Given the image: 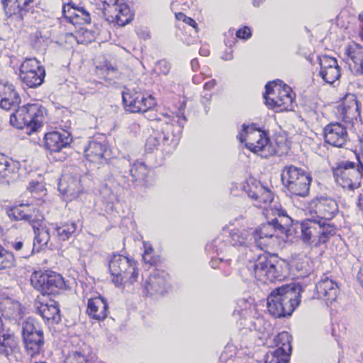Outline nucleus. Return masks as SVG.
<instances>
[{"label":"nucleus","instance_id":"1","mask_svg":"<svg viewBox=\"0 0 363 363\" xmlns=\"http://www.w3.org/2000/svg\"><path fill=\"white\" fill-rule=\"evenodd\" d=\"M301 286L294 283L274 289L267 297V310L273 317L289 316L299 306Z\"/></svg>","mask_w":363,"mask_h":363},{"label":"nucleus","instance_id":"2","mask_svg":"<svg viewBox=\"0 0 363 363\" xmlns=\"http://www.w3.org/2000/svg\"><path fill=\"white\" fill-rule=\"evenodd\" d=\"M237 138L241 143H245V147L247 149L259 154L262 157H268L274 155L281 156L289 150L285 140L283 143L277 141V147H273L269 144L267 133L252 126L243 125L242 132L239 133Z\"/></svg>","mask_w":363,"mask_h":363},{"label":"nucleus","instance_id":"3","mask_svg":"<svg viewBox=\"0 0 363 363\" xmlns=\"http://www.w3.org/2000/svg\"><path fill=\"white\" fill-rule=\"evenodd\" d=\"M255 278L262 283L281 281L287 275V264L277 257L266 253L259 255L249 267Z\"/></svg>","mask_w":363,"mask_h":363},{"label":"nucleus","instance_id":"4","mask_svg":"<svg viewBox=\"0 0 363 363\" xmlns=\"http://www.w3.org/2000/svg\"><path fill=\"white\" fill-rule=\"evenodd\" d=\"M186 101L184 99L179 101V106L176 112H172V115L167 113H162L160 117L156 118L157 128H161L162 134V143L164 145L168 143L170 140L171 144L176 145L182 133L184 125L186 122L184 116V108Z\"/></svg>","mask_w":363,"mask_h":363},{"label":"nucleus","instance_id":"5","mask_svg":"<svg viewBox=\"0 0 363 363\" xmlns=\"http://www.w3.org/2000/svg\"><path fill=\"white\" fill-rule=\"evenodd\" d=\"M112 281L120 286L123 282L133 284L138 281L139 270L136 262L128 257L113 253L108 263Z\"/></svg>","mask_w":363,"mask_h":363},{"label":"nucleus","instance_id":"6","mask_svg":"<svg viewBox=\"0 0 363 363\" xmlns=\"http://www.w3.org/2000/svg\"><path fill=\"white\" fill-rule=\"evenodd\" d=\"M281 176L284 186L291 194L300 197L308 196L312 181L309 173L291 164L283 168Z\"/></svg>","mask_w":363,"mask_h":363},{"label":"nucleus","instance_id":"7","mask_svg":"<svg viewBox=\"0 0 363 363\" xmlns=\"http://www.w3.org/2000/svg\"><path fill=\"white\" fill-rule=\"evenodd\" d=\"M281 80L268 82L264 96L265 104L277 112L290 111L293 108L294 96L291 89L281 84Z\"/></svg>","mask_w":363,"mask_h":363},{"label":"nucleus","instance_id":"8","mask_svg":"<svg viewBox=\"0 0 363 363\" xmlns=\"http://www.w3.org/2000/svg\"><path fill=\"white\" fill-rule=\"evenodd\" d=\"M45 108L39 104H28L18 107L10 117L11 124L18 129L27 128L36 131L44 121Z\"/></svg>","mask_w":363,"mask_h":363},{"label":"nucleus","instance_id":"9","mask_svg":"<svg viewBox=\"0 0 363 363\" xmlns=\"http://www.w3.org/2000/svg\"><path fill=\"white\" fill-rule=\"evenodd\" d=\"M122 98L125 110L130 113H145L156 104L155 99L139 87L126 89Z\"/></svg>","mask_w":363,"mask_h":363},{"label":"nucleus","instance_id":"10","mask_svg":"<svg viewBox=\"0 0 363 363\" xmlns=\"http://www.w3.org/2000/svg\"><path fill=\"white\" fill-rule=\"evenodd\" d=\"M335 181L342 188L354 191L361 186V176L357 165L350 161H341L333 169Z\"/></svg>","mask_w":363,"mask_h":363},{"label":"nucleus","instance_id":"11","mask_svg":"<svg viewBox=\"0 0 363 363\" xmlns=\"http://www.w3.org/2000/svg\"><path fill=\"white\" fill-rule=\"evenodd\" d=\"M106 20L110 23L124 26L133 18L130 7L124 0H101Z\"/></svg>","mask_w":363,"mask_h":363},{"label":"nucleus","instance_id":"12","mask_svg":"<svg viewBox=\"0 0 363 363\" xmlns=\"http://www.w3.org/2000/svg\"><path fill=\"white\" fill-rule=\"evenodd\" d=\"M30 281L33 286L43 295L57 294L65 286L63 277L54 272H35L31 277Z\"/></svg>","mask_w":363,"mask_h":363},{"label":"nucleus","instance_id":"13","mask_svg":"<svg viewBox=\"0 0 363 363\" xmlns=\"http://www.w3.org/2000/svg\"><path fill=\"white\" fill-rule=\"evenodd\" d=\"M19 77L30 88L41 85L45 76V70L35 57L26 59L21 64Z\"/></svg>","mask_w":363,"mask_h":363},{"label":"nucleus","instance_id":"14","mask_svg":"<svg viewBox=\"0 0 363 363\" xmlns=\"http://www.w3.org/2000/svg\"><path fill=\"white\" fill-rule=\"evenodd\" d=\"M309 214L318 220H332L338 213L337 201L330 197H318L308 203Z\"/></svg>","mask_w":363,"mask_h":363},{"label":"nucleus","instance_id":"15","mask_svg":"<svg viewBox=\"0 0 363 363\" xmlns=\"http://www.w3.org/2000/svg\"><path fill=\"white\" fill-rule=\"evenodd\" d=\"M336 114L339 119L348 125L357 122L360 117L359 108L354 94H347L337 107Z\"/></svg>","mask_w":363,"mask_h":363},{"label":"nucleus","instance_id":"16","mask_svg":"<svg viewBox=\"0 0 363 363\" xmlns=\"http://www.w3.org/2000/svg\"><path fill=\"white\" fill-rule=\"evenodd\" d=\"M325 141L337 147H342L348 140L346 128L335 122L328 124L323 129Z\"/></svg>","mask_w":363,"mask_h":363},{"label":"nucleus","instance_id":"17","mask_svg":"<svg viewBox=\"0 0 363 363\" xmlns=\"http://www.w3.org/2000/svg\"><path fill=\"white\" fill-rule=\"evenodd\" d=\"M84 155L92 163L102 164L111 156V150L105 142L91 140L84 148Z\"/></svg>","mask_w":363,"mask_h":363},{"label":"nucleus","instance_id":"18","mask_svg":"<svg viewBox=\"0 0 363 363\" xmlns=\"http://www.w3.org/2000/svg\"><path fill=\"white\" fill-rule=\"evenodd\" d=\"M21 101L15 86L8 82L0 81V108L9 111L18 106Z\"/></svg>","mask_w":363,"mask_h":363},{"label":"nucleus","instance_id":"19","mask_svg":"<svg viewBox=\"0 0 363 363\" xmlns=\"http://www.w3.org/2000/svg\"><path fill=\"white\" fill-rule=\"evenodd\" d=\"M339 292V286L335 281L324 276L316 284L315 295L317 298L322 299L327 304L336 300Z\"/></svg>","mask_w":363,"mask_h":363},{"label":"nucleus","instance_id":"20","mask_svg":"<svg viewBox=\"0 0 363 363\" xmlns=\"http://www.w3.org/2000/svg\"><path fill=\"white\" fill-rule=\"evenodd\" d=\"M318 60L320 67V76L326 83L332 84L340 77V68L337 60L328 55L321 56Z\"/></svg>","mask_w":363,"mask_h":363},{"label":"nucleus","instance_id":"21","mask_svg":"<svg viewBox=\"0 0 363 363\" xmlns=\"http://www.w3.org/2000/svg\"><path fill=\"white\" fill-rule=\"evenodd\" d=\"M58 189L70 200L78 198L83 193L79 178L68 174H63L59 179Z\"/></svg>","mask_w":363,"mask_h":363},{"label":"nucleus","instance_id":"22","mask_svg":"<svg viewBox=\"0 0 363 363\" xmlns=\"http://www.w3.org/2000/svg\"><path fill=\"white\" fill-rule=\"evenodd\" d=\"M64 17L73 25H84L91 23L89 12L83 6H77L74 3L69 2L63 6Z\"/></svg>","mask_w":363,"mask_h":363},{"label":"nucleus","instance_id":"23","mask_svg":"<svg viewBox=\"0 0 363 363\" xmlns=\"http://www.w3.org/2000/svg\"><path fill=\"white\" fill-rule=\"evenodd\" d=\"M285 231V229L279 228L278 219L274 218L272 221L262 224L259 229L255 232L254 238L258 246H267L270 244L269 242L262 241V240L272 239L273 237L277 236V233H283Z\"/></svg>","mask_w":363,"mask_h":363},{"label":"nucleus","instance_id":"24","mask_svg":"<svg viewBox=\"0 0 363 363\" xmlns=\"http://www.w3.org/2000/svg\"><path fill=\"white\" fill-rule=\"evenodd\" d=\"M35 308L37 313L48 324H57L61 320L59 305L54 301H50L45 303L37 301L35 303Z\"/></svg>","mask_w":363,"mask_h":363},{"label":"nucleus","instance_id":"25","mask_svg":"<svg viewBox=\"0 0 363 363\" xmlns=\"http://www.w3.org/2000/svg\"><path fill=\"white\" fill-rule=\"evenodd\" d=\"M320 229V222L311 216V218H306L300 223L301 239L306 244H312L314 242L316 245L318 244Z\"/></svg>","mask_w":363,"mask_h":363},{"label":"nucleus","instance_id":"26","mask_svg":"<svg viewBox=\"0 0 363 363\" xmlns=\"http://www.w3.org/2000/svg\"><path fill=\"white\" fill-rule=\"evenodd\" d=\"M33 0H1V4L6 15L16 16L22 20L24 15L32 8Z\"/></svg>","mask_w":363,"mask_h":363},{"label":"nucleus","instance_id":"27","mask_svg":"<svg viewBox=\"0 0 363 363\" xmlns=\"http://www.w3.org/2000/svg\"><path fill=\"white\" fill-rule=\"evenodd\" d=\"M108 303L101 296L89 298L86 313L91 318L102 320L107 317Z\"/></svg>","mask_w":363,"mask_h":363},{"label":"nucleus","instance_id":"28","mask_svg":"<svg viewBox=\"0 0 363 363\" xmlns=\"http://www.w3.org/2000/svg\"><path fill=\"white\" fill-rule=\"evenodd\" d=\"M20 163L3 154H0V179H7V182L15 180L18 177Z\"/></svg>","mask_w":363,"mask_h":363},{"label":"nucleus","instance_id":"29","mask_svg":"<svg viewBox=\"0 0 363 363\" xmlns=\"http://www.w3.org/2000/svg\"><path fill=\"white\" fill-rule=\"evenodd\" d=\"M346 53L352 62L349 64L350 69L356 74H363V47L354 43L347 47Z\"/></svg>","mask_w":363,"mask_h":363},{"label":"nucleus","instance_id":"30","mask_svg":"<svg viewBox=\"0 0 363 363\" xmlns=\"http://www.w3.org/2000/svg\"><path fill=\"white\" fill-rule=\"evenodd\" d=\"M22 337L25 347L29 355L33 357L43 352V346L45 344L44 333L33 334L30 336L23 335Z\"/></svg>","mask_w":363,"mask_h":363},{"label":"nucleus","instance_id":"31","mask_svg":"<svg viewBox=\"0 0 363 363\" xmlns=\"http://www.w3.org/2000/svg\"><path fill=\"white\" fill-rule=\"evenodd\" d=\"M167 280L164 277L160 275L158 273H155L149 277L145 289L150 296L163 294L167 291Z\"/></svg>","mask_w":363,"mask_h":363},{"label":"nucleus","instance_id":"32","mask_svg":"<svg viewBox=\"0 0 363 363\" xmlns=\"http://www.w3.org/2000/svg\"><path fill=\"white\" fill-rule=\"evenodd\" d=\"M35 238L33 240V246L30 252H27L22 254V257L27 258L29 257L35 251L39 252L44 247L48 245L50 240L49 229L46 227H41L39 229L33 230Z\"/></svg>","mask_w":363,"mask_h":363},{"label":"nucleus","instance_id":"33","mask_svg":"<svg viewBox=\"0 0 363 363\" xmlns=\"http://www.w3.org/2000/svg\"><path fill=\"white\" fill-rule=\"evenodd\" d=\"M45 148L50 152H59L68 144L67 138L63 137L58 132L45 134L44 138Z\"/></svg>","mask_w":363,"mask_h":363},{"label":"nucleus","instance_id":"34","mask_svg":"<svg viewBox=\"0 0 363 363\" xmlns=\"http://www.w3.org/2000/svg\"><path fill=\"white\" fill-rule=\"evenodd\" d=\"M274 342L277 348L272 351V352L278 356L282 357L284 355H288L289 357L291 350V336L289 333L286 331L279 333L274 338Z\"/></svg>","mask_w":363,"mask_h":363},{"label":"nucleus","instance_id":"35","mask_svg":"<svg viewBox=\"0 0 363 363\" xmlns=\"http://www.w3.org/2000/svg\"><path fill=\"white\" fill-rule=\"evenodd\" d=\"M121 163L127 167H131L129 172L134 182H145L149 174V169L143 162H136L131 166L128 160L123 159Z\"/></svg>","mask_w":363,"mask_h":363},{"label":"nucleus","instance_id":"36","mask_svg":"<svg viewBox=\"0 0 363 363\" xmlns=\"http://www.w3.org/2000/svg\"><path fill=\"white\" fill-rule=\"evenodd\" d=\"M250 233L245 229L233 228L229 233V242L234 247H247Z\"/></svg>","mask_w":363,"mask_h":363},{"label":"nucleus","instance_id":"37","mask_svg":"<svg viewBox=\"0 0 363 363\" xmlns=\"http://www.w3.org/2000/svg\"><path fill=\"white\" fill-rule=\"evenodd\" d=\"M95 355L89 350L71 351L66 356L64 363H94Z\"/></svg>","mask_w":363,"mask_h":363},{"label":"nucleus","instance_id":"38","mask_svg":"<svg viewBox=\"0 0 363 363\" xmlns=\"http://www.w3.org/2000/svg\"><path fill=\"white\" fill-rule=\"evenodd\" d=\"M249 196L260 203H269L274 199L272 192L263 186L257 187L255 191L250 190Z\"/></svg>","mask_w":363,"mask_h":363},{"label":"nucleus","instance_id":"39","mask_svg":"<svg viewBox=\"0 0 363 363\" xmlns=\"http://www.w3.org/2000/svg\"><path fill=\"white\" fill-rule=\"evenodd\" d=\"M320 229L318 231V244L325 243L329 238L336 233L337 228L335 225L328 223L327 220H318Z\"/></svg>","mask_w":363,"mask_h":363},{"label":"nucleus","instance_id":"40","mask_svg":"<svg viewBox=\"0 0 363 363\" xmlns=\"http://www.w3.org/2000/svg\"><path fill=\"white\" fill-rule=\"evenodd\" d=\"M55 230L60 240H67L76 231L77 225L74 222H67L60 225H55Z\"/></svg>","mask_w":363,"mask_h":363},{"label":"nucleus","instance_id":"41","mask_svg":"<svg viewBox=\"0 0 363 363\" xmlns=\"http://www.w3.org/2000/svg\"><path fill=\"white\" fill-rule=\"evenodd\" d=\"M43 330L40 323L32 318H28L22 323V336H30L34 334H40Z\"/></svg>","mask_w":363,"mask_h":363},{"label":"nucleus","instance_id":"42","mask_svg":"<svg viewBox=\"0 0 363 363\" xmlns=\"http://www.w3.org/2000/svg\"><path fill=\"white\" fill-rule=\"evenodd\" d=\"M14 263L15 259L13 253L0 246V270L12 267Z\"/></svg>","mask_w":363,"mask_h":363},{"label":"nucleus","instance_id":"43","mask_svg":"<svg viewBox=\"0 0 363 363\" xmlns=\"http://www.w3.org/2000/svg\"><path fill=\"white\" fill-rule=\"evenodd\" d=\"M101 196L102 201L106 203L110 209H112L113 203L117 201V196L112 189L106 185L104 186L101 190Z\"/></svg>","mask_w":363,"mask_h":363},{"label":"nucleus","instance_id":"44","mask_svg":"<svg viewBox=\"0 0 363 363\" xmlns=\"http://www.w3.org/2000/svg\"><path fill=\"white\" fill-rule=\"evenodd\" d=\"M44 220V216L38 210L33 211L28 213L27 220L33 227V230L40 228L42 223Z\"/></svg>","mask_w":363,"mask_h":363},{"label":"nucleus","instance_id":"45","mask_svg":"<svg viewBox=\"0 0 363 363\" xmlns=\"http://www.w3.org/2000/svg\"><path fill=\"white\" fill-rule=\"evenodd\" d=\"M294 266L297 272H301L300 276H306L311 271V266L307 257L297 259L294 261Z\"/></svg>","mask_w":363,"mask_h":363},{"label":"nucleus","instance_id":"46","mask_svg":"<svg viewBox=\"0 0 363 363\" xmlns=\"http://www.w3.org/2000/svg\"><path fill=\"white\" fill-rule=\"evenodd\" d=\"M278 225L279 228L287 230V228L291 224L292 220L287 215L286 211L284 209H279L277 211Z\"/></svg>","mask_w":363,"mask_h":363},{"label":"nucleus","instance_id":"47","mask_svg":"<svg viewBox=\"0 0 363 363\" xmlns=\"http://www.w3.org/2000/svg\"><path fill=\"white\" fill-rule=\"evenodd\" d=\"M24 205H20L19 206H16L8 211V216L9 218H11L14 220H27L28 213H26L23 210L21 209Z\"/></svg>","mask_w":363,"mask_h":363},{"label":"nucleus","instance_id":"48","mask_svg":"<svg viewBox=\"0 0 363 363\" xmlns=\"http://www.w3.org/2000/svg\"><path fill=\"white\" fill-rule=\"evenodd\" d=\"M288 355L281 357L272 352L267 353L264 357V363H288Z\"/></svg>","mask_w":363,"mask_h":363},{"label":"nucleus","instance_id":"49","mask_svg":"<svg viewBox=\"0 0 363 363\" xmlns=\"http://www.w3.org/2000/svg\"><path fill=\"white\" fill-rule=\"evenodd\" d=\"M170 70V65L164 60L158 61L154 67V72L157 75H167Z\"/></svg>","mask_w":363,"mask_h":363},{"label":"nucleus","instance_id":"50","mask_svg":"<svg viewBox=\"0 0 363 363\" xmlns=\"http://www.w3.org/2000/svg\"><path fill=\"white\" fill-rule=\"evenodd\" d=\"M225 247L226 245L223 242V240L217 238L210 245H207L206 249L207 250H214L217 254H219V252H223Z\"/></svg>","mask_w":363,"mask_h":363},{"label":"nucleus","instance_id":"51","mask_svg":"<svg viewBox=\"0 0 363 363\" xmlns=\"http://www.w3.org/2000/svg\"><path fill=\"white\" fill-rule=\"evenodd\" d=\"M191 4V0H173L171 6L172 9L174 10H186L190 8Z\"/></svg>","mask_w":363,"mask_h":363},{"label":"nucleus","instance_id":"52","mask_svg":"<svg viewBox=\"0 0 363 363\" xmlns=\"http://www.w3.org/2000/svg\"><path fill=\"white\" fill-rule=\"evenodd\" d=\"M160 137H149L146 143L147 148L150 150H152L155 148H157L158 146L160 145Z\"/></svg>","mask_w":363,"mask_h":363},{"label":"nucleus","instance_id":"53","mask_svg":"<svg viewBox=\"0 0 363 363\" xmlns=\"http://www.w3.org/2000/svg\"><path fill=\"white\" fill-rule=\"evenodd\" d=\"M251 30L248 27H244L236 32V36L241 39H247L251 36Z\"/></svg>","mask_w":363,"mask_h":363},{"label":"nucleus","instance_id":"54","mask_svg":"<svg viewBox=\"0 0 363 363\" xmlns=\"http://www.w3.org/2000/svg\"><path fill=\"white\" fill-rule=\"evenodd\" d=\"M218 262L222 265H226V264L229 265L230 264L229 259H227L226 261H223V259L221 258L212 259L210 263H211V267L213 268L216 269L217 267H220V266L218 265Z\"/></svg>","mask_w":363,"mask_h":363},{"label":"nucleus","instance_id":"55","mask_svg":"<svg viewBox=\"0 0 363 363\" xmlns=\"http://www.w3.org/2000/svg\"><path fill=\"white\" fill-rule=\"evenodd\" d=\"M184 22L187 25H189L191 27H193L195 29L196 33L198 32V24L193 18L187 17L186 21H184Z\"/></svg>","mask_w":363,"mask_h":363},{"label":"nucleus","instance_id":"56","mask_svg":"<svg viewBox=\"0 0 363 363\" xmlns=\"http://www.w3.org/2000/svg\"><path fill=\"white\" fill-rule=\"evenodd\" d=\"M357 279L363 288V264L361 266L357 273Z\"/></svg>","mask_w":363,"mask_h":363},{"label":"nucleus","instance_id":"57","mask_svg":"<svg viewBox=\"0 0 363 363\" xmlns=\"http://www.w3.org/2000/svg\"><path fill=\"white\" fill-rule=\"evenodd\" d=\"M144 247H145V252H144V255H143V259L145 261H146V256L152 252V247L151 245L147 246L146 244H145Z\"/></svg>","mask_w":363,"mask_h":363},{"label":"nucleus","instance_id":"58","mask_svg":"<svg viewBox=\"0 0 363 363\" xmlns=\"http://www.w3.org/2000/svg\"><path fill=\"white\" fill-rule=\"evenodd\" d=\"M215 85H216L215 80H211L210 82H208L205 83V84L203 86V88L205 89L210 90L211 89L213 88Z\"/></svg>","mask_w":363,"mask_h":363},{"label":"nucleus","instance_id":"59","mask_svg":"<svg viewBox=\"0 0 363 363\" xmlns=\"http://www.w3.org/2000/svg\"><path fill=\"white\" fill-rule=\"evenodd\" d=\"M175 17L177 20L182 21L184 22V21H186L188 16H186L182 12H179L175 13Z\"/></svg>","mask_w":363,"mask_h":363},{"label":"nucleus","instance_id":"60","mask_svg":"<svg viewBox=\"0 0 363 363\" xmlns=\"http://www.w3.org/2000/svg\"><path fill=\"white\" fill-rule=\"evenodd\" d=\"M357 171L361 176V179H363V164L358 159V164L357 165Z\"/></svg>","mask_w":363,"mask_h":363},{"label":"nucleus","instance_id":"61","mask_svg":"<svg viewBox=\"0 0 363 363\" xmlns=\"http://www.w3.org/2000/svg\"><path fill=\"white\" fill-rule=\"evenodd\" d=\"M12 246L16 250L18 251L22 249L23 243L21 241H18L13 243Z\"/></svg>","mask_w":363,"mask_h":363},{"label":"nucleus","instance_id":"62","mask_svg":"<svg viewBox=\"0 0 363 363\" xmlns=\"http://www.w3.org/2000/svg\"><path fill=\"white\" fill-rule=\"evenodd\" d=\"M192 69L196 71L199 67V61L197 59H193L191 62Z\"/></svg>","mask_w":363,"mask_h":363},{"label":"nucleus","instance_id":"63","mask_svg":"<svg viewBox=\"0 0 363 363\" xmlns=\"http://www.w3.org/2000/svg\"><path fill=\"white\" fill-rule=\"evenodd\" d=\"M357 206L363 211V195L359 196Z\"/></svg>","mask_w":363,"mask_h":363},{"label":"nucleus","instance_id":"64","mask_svg":"<svg viewBox=\"0 0 363 363\" xmlns=\"http://www.w3.org/2000/svg\"><path fill=\"white\" fill-rule=\"evenodd\" d=\"M265 0H252V4L255 7H259Z\"/></svg>","mask_w":363,"mask_h":363}]
</instances>
